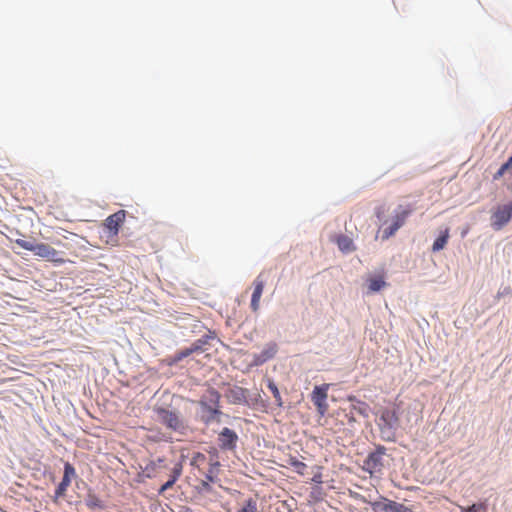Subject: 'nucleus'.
I'll use <instances>...</instances> for the list:
<instances>
[{"instance_id":"2f4dec72","label":"nucleus","mask_w":512,"mask_h":512,"mask_svg":"<svg viewBox=\"0 0 512 512\" xmlns=\"http://www.w3.org/2000/svg\"><path fill=\"white\" fill-rule=\"evenodd\" d=\"M208 401L213 405V407H219L220 408V399H221V394L215 389V388H210L208 390Z\"/></svg>"},{"instance_id":"20e7f679","label":"nucleus","mask_w":512,"mask_h":512,"mask_svg":"<svg viewBox=\"0 0 512 512\" xmlns=\"http://www.w3.org/2000/svg\"><path fill=\"white\" fill-rule=\"evenodd\" d=\"M400 417L396 409L382 408L379 415L378 426L382 434L396 430Z\"/></svg>"},{"instance_id":"58836bf2","label":"nucleus","mask_w":512,"mask_h":512,"mask_svg":"<svg viewBox=\"0 0 512 512\" xmlns=\"http://www.w3.org/2000/svg\"><path fill=\"white\" fill-rule=\"evenodd\" d=\"M353 412H350L349 414H346V418H347V421H348V424L353 427L354 424L357 422L356 421V418L353 416L352 414Z\"/></svg>"},{"instance_id":"4468645a","label":"nucleus","mask_w":512,"mask_h":512,"mask_svg":"<svg viewBox=\"0 0 512 512\" xmlns=\"http://www.w3.org/2000/svg\"><path fill=\"white\" fill-rule=\"evenodd\" d=\"M347 401L350 403L351 412L361 415L363 418H368L371 412V407L368 403L358 399L354 395H349Z\"/></svg>"},{"instance_id":"f03ea898","label":"nucleus","mask_w":512,"mask_h":512,"mask_svg":"<svg viewBox=\"0 0 512 512\" xmlns=\"http://www.w3.org/2000/svg\"><path fill=\"white\" fill-rule=\"evenodd\" d=\"M154 412L157 415V420L167 429L184 434L187 428L181 412L177 409H170L169 407L156 406Z\"/></svg>"},{"instance_id":"f8f14e48","label":"nucleus","mask_w":512,"mask_h":512,"mask_svg":"<svg viewBox=\"0 0 512 512\" xmlns=\"http://www.w3.org/2000/svg\"><path fill=\"white\" fill-rule=\"evenodd\" d=\"M249 390L240 386H233L228 389L226 397L231 404H242L247 403V394Z\"/></svg>"},{"instance_id":"f704fd0d","label":"nucleus","mask_w":512,"mask_h":512,"mask_svg":"<svg viewBox=\"0 0 512 512\" xmlns=\"http://www.w3.org/2000/svg\"><path fill=\"white\" fill-rule=\"evenodd\" d=\"M211 482H209L208 480H202L199 487H198V491L199 492H206V493H210L212 492L213 488L212 486L210 485Z\"/></svg>"},{"instance_id":"72a5a7b5","label":"nucleus","mask_w":512,"mask_h":512,"mask_svg":"<svg viewBox=\"0 0 512 512\" xmlns=\"http://www.w3.org/2000/svg\"><path fill=\"white\" fill-rule=\"evenodd\" d=\"M399 229L392 223L383 230V239H388L393 236Z\"/></svg>"},{"instance_id":"c85d7f7f","label":"nucleus","mask_w":512,"mask_h":512,"mask_svg":"<svg viewBox=\"0 0 512 512\" xmlns=\"http://www.w3.org/2000/svg\"><path fill=\"white\" fill-rule=\"evenodd\" d=\"M220 465V462L217 460L214 462H210V468L208 472L205 474V479L208 480L209 482L215 483L217 480L215 473L218 472Z\"/></svg>"},{"instance_id":"412c9836","label":"nucleus","mask_w":512,"mask_h":512,"mask_svg":"<svg viewBox=\"0 0 512 512\" xmlns=\"http://www.w3.org/2000/svg\"><path fill=\"white\" fill-rule=\"evenodd\" d=\"M190 355H192L191 351L189 350L188 347H185L183 349L176 351L173 355L167 357L166 363L168 366H176L179 362L189 357Z\"/></svg>"},{"instance_id":"473e14b6","label":"nucleus","mask_w":512,"mask_h":512,"mask_svg":"<svg viewBox=\"0 0 512 512\" xmlns=\"http://www.w3.org/2000/svg\"><path fill=\"white\" fill-rule=\"evenodd\" d=\"M237 512H257V503L253 498H248L243 507Z\"/></svg>"},{"instance_id":"ddd939ff","label":"nucleus","mask_w":512,"mask_h":512,"mask_svg":"<svg viewBox=\"0 0 512 512\" xmlns=\"http://www.w3.org/2000/svg\"><path fill=\"white\" fill-rule=\"evenodd\" d=\"M215 331H209L208 334L202 335L199 339L195 340L188 348L192 354L203 353L207 350V345H210V341L216 339Z\"/></svg>"},{"instance_id":"7c9ffc66","label":"nucleus","mask_w":512,"mask_h":512,"mask_svg":"<svg viewBox=\"0 0 512 512\" xmlns=\"http://www.w3.org/2000/svg\"><path fill=\"white\" fill-rule=\"evenodd\" d=\"M288 464L293 467L298 474L301 475L304 474V469L307 468V465L296 457H290Z\"/></svg>"},{"instance_id":"5701e85b","label":"nucleus","mask_w":512,"mask_h":512,"mask_svg":"<svg viewBox=\"0 0 512 512\" xmlns=\"http://www.w3.org/2000/svg\"><path fill=\"white\" fill-rule=\"evenodd\" d=\"M386 285L387 283L381 275H374L368 279V289L370 292L377 293Z\"/></svg>"},{"instance_id":"9d476101","label":"nucleus","mask_w":512,"mask_h":512,"mask_svg":"<svg viewBox=\"0 0 512 512\" xmlns=\"http://www.w3.org/2000/svg\"><path fill=\"white\" fill-rule=\"evenodd\" d=\"M126 217V211L125 210H119L111 215H109L105 219V228L107 229L109 235L116 236L119 233V230L122 226V224L125 221Z\"/></svg>"},{"instance_id":"2eb2a0df","label":"nucleus","mask_w":512,"mask_h":512,"mask_svg":"<svg viewBox=\"0 0 512 512\" xmlns=\"http://www.w3.org/2000/svg\"><path fill=\"white\" fill-rule=\"evenodd\" d=\"M182 470H183V464H182V461H179L171 469L169 479H167V481L165 483H163L160 486V488L158 489L159 495H163L165 493V491L171 489L174 486V484L177 482V480L181 476Z\"/></svg>"},{"instance_id":"9b49d317","label":"nucleus","mask_w":512,"mask_h":512,"mask_svg":"<svg viewBox=\"0 0 512 512\" xmlns=\"http://www.w3.org/2000/svg\"><path fill=\"white\" fill-rule=\"evenodd\" d=\"M383 467V458L373 452H369L363 461L362 469L370 475H373L375 472L381 471Z\"/></svg>"},{"instance_id":"c756f323","label":"nucleus","mask_w":512,"mask_h":512,"mask_svg":"<svg viewBox=\"0 0 512 512\" xmlns=\"http://www.w3.org/2000/svg\"><path fill=\"white\" fill-rule=\"evenodd\" d=\"M461 512H486L487 505L482 502L473 503L468 506H461Z\"/></svg>"},{"instance_id":"6e6552de","label":"nucleus","mask_w":512,"mask_h":512,"mask_svg":"<svg viewBox=\"0 0 512 512\" xmlns=\"http://www.w3.org/2000/svg\"><path fill=\"white\" fill-rule=\"evenodd\" d=\"M75 475L76 470L74 466L70 462H65L62 480L58 483L55 489L54 501L65 495L67 488L71 484L72 477H74Z\"/></svg>"},{"instance_id":"a211bd4d","label":"nucleus","mask_w":512,"mask_h":512,"mask_svg":"<svg viewBox=\"0 0 512 512\" xmlns=\"http://www.w3.org/2000/svg\"><path fill=\"white\" fill-rule=\"evenodd\" d=\"M265 283L261 279V275H259L254 281V289L251 295L250 307L256 312L259 309V303L261 296L263 294Z\"/></svg>"},{"instance_id":"7ed1b4c3","label":"nucleus","mask_w":512,"mask_h":512,"mask_svg":"<svg viewBox=\"0 0 512 512\" xmlns=\"http://www.w3.org/2000/svg\"><path fill=\"white\" fill-rule=\"evenodd\" d=\"M367 503L370 505L371 510L377 512H413L411 508L385 496H379L375 500L367 501Z\"/></svg>"},{"instance_id":"423d86ee","label":"nucleus","mask_w":512,"mask_h":512,"mask_svg":"<svg viewBox=\"0 0 512 512\" xmlns=\"http://www.w3.org/2000/svg\"><path fill=\"white\" fill-rule=\"evenodd\" d=\"M491 219V226L496 231L501 230L507 225L512 219V200L503 205H499L493 212Z\"/></svg>"},{"instance_id":"4be33fe9","label":"nucleus","mask_w":512,"mask_h":512,"mask_svg":"<svg viewBox=\"0 0 512 512\" xmlns=\"http://www.w3.org/2000/svg\"><path fill=\"white\" fill-rule=\"evenodd\" d=\"M449 240V229L446 228L443 231H440L438 236L435 238L432 244V251L439 252L445 248Z\"/></svg>"},{"instance_id":"393cba45","label":"nucleus","mask_w":512,"mask_h":512,"mask_svg":"<svg viewBox=\"0 0 512 512\" xmlns=\"http://www.w3.org/2000/svg\"><path fill=\"white\" fill-rule=\"evenodd\" d=\"M266 382H267V388L270 390V392L272 393L273 397L275 398L277 406L278 407H282L283 406V401H282L281 393L279 391V388H278L277 384L271 378H267Z\"/></svg>"},{"instance_id":"6ab92c4d","label":"nucleus","mask_w":512,"mask_h":512,"mask_svg":"<svg viewBox=\"0 0 512 512\" xmlns=\"http://www.w3.org/2000/svg\"><path fill=\"white\" fill-rule=\"evenodd\" d=\"M85 505L91 510H104L106 508V504L103 500L98 498L91 489L88 490V493L85 497Z\"/></svg>"},{"instance_id":"0eeeda50","label":"nucleus","mask_w":512,"mask_h":512,"mask_svg":"<svg viewBox=\"0 0 512 512\" xmlns=\"http://www.w3.org/2000/svg\"><path fill=\"white\" fill-rule=\"evenodd\" d=\"M239 440L238 434L228 427H224L218 433V442L221 450L224 451H233L237 447V442Z\"/></svg>"},{"instance_id":"c9c22d12","label":"nucleus","mask_w":512,"mask_h":512,"mask_svg":"<svg viewBox=\"0 0 512 512\" xmlns=\"http://www.w3.org/2000/svg\"><path fill=\"white\" fill-rule=\"evenodd\" d=\"M511 293H512V289L509 286L500 288L499 291L497 292L496 299H500L504 296L510 295Z\"/></svg>"},{"instance_id":"4c0bfd02","label":"nucleus","mask_w":512,"mask_h":512,"mask_svg":"<svg viewBox=\"0 0 512 512\" xmlns=\"http://www.w3.org/2000/svg\"><path fill=\"white\" fill-rule=\"evenodd\" d=\"M374 454L383 458L386 453V448L383 445H377L376 448L372 451Z\"/></svg>"},{"instance_id":"79ce46f5","label":"nucleus","mask_w":512,"mask_h":512,"mask_svg":"<svg viewBox=\"0 0 512 512\" xmlns=\"http://www.w3.org/2000/svg\"><path fill=\"white\" fill-rule=\"evenodd\" d=\"M210 454H211L213 457H216V458L218 457V451H217L215 448H213V449H212V451H210Z\"/></svg>"},{"instance_id":"1a4fd4ad","label":"nucleus","mask_w":512,"mask_h":512,"mask_svg":"<svg viewBox=\"0 0 512 512\" xmlns=\"http://www.w3.org/2000/svg\"><path fill=\"white\" fill-rule=\"evenodd\" d=\"M278 352V345L276 342H269L265 345L260 353L253 354L252 367H258L265 364L267 361L273 359Z\"/></svg>"},{"instance_id":"bb28decb","label":"nucleus","mask_w":512,"mask_h":512,"mask_svg":"<svg viewBox=\"0 0 512 512\" xmlns=\"http://www.w3.org/2000/svg\"><path fill=\"white\" fill-rule=\"evenodd\" d=\"M387 212L388 208L386 207L385 204L379 205L375 208L374 215L377 219V223L380 226H383L388 222Z\"/></svg>"},{"instance_id":"f3484780","label":"nucleus","mask_w":512,"mask_h":512,"mask_svg":"<svg viewBox=\"0 0 512 512\" xmlns=\"http://www.w3.org/2000/svg\"><path fill=\"white\" fill-rule=\"evenodd\" d=\"M167 468V465L165 464V458L164 457H158L155 460L149 461L145 467L142 469V475L145 478H154L156 476V472L160 469Z\"/></svg>"},{"instance_id":"37998d69","label":"nucleus","mask_w":512,"mask_h":512,"mask_svg":"<svg viewBox=\"0 0 512 512\" xmlns=\"http://www.w3.org/2000/svg\"><path fill=\"white\" fill-rule=\"evenodd\" d=\"M180 512H192V509L189 507H184V510H182Z\"/></svg>"},{"instance_id":"f257e3e1","label":"nucleus","mask_w":512,"mask_h":512,"mask_svg":"<svg viewBox=\"0 0 512 512\" xmlns=\"http://www.w3.org/2000/svg\"><path fill=\"white\" fill-rule=\"evenodd\" d=\"M14 243L20 248L32 252L34 256L51 261L54 263H64V258L60 257L61 252L54 249L49 244L38 242L35 238L30 237L29 239H15Z\"/></svg>"},{"instance_id":"a19ab883","label":"nucleus","mask_w":512,"mask_h":512,"mask_svg":"<svg viewBox=\"0 0 512 512\" xmlns=\"http://www.w3.org/2000/svg\"><path fill=\"white\" fill-rule=\"evenodd\" d=\"M394 431L395 430H392L391 432H387L385 434H383V438L386 440V441H394Z\"/></svg>"},{"instance_id":"dca6fc26","label":"nucleus","mask_w":512,"mask_h":512,"mask_svg":"<svg viewBox=\"0 0 512 512\" xmlns=\"http://www.w3.org/2000/svg\"><path fill=\"white\" fill-rule=\"evenodd\" d=\"M199 404H200L202 411L207 413L206 415L203 414L201 416V421L205 425H209L216 419V417L223 414V412L220 410L219 407H213V406L209 405L207 401L200 400Z\"/></svg>"},{"instance_id":"39448f33","label":"nucleus","mask_w":512,"mask_h":512,"mask_svg":"<svg viewBox=\"0 0 512 512\" xmlns=\"http://www.w3.org/2000/svg\"><path fill=\"white\" fill-rule=\"evenodd\" d=\"M328 389L329 384L324 383L316 385L310 394L311 401L315 405L316 410L321 417H323L328 411Z\"/></svg>"},{"instance_id":"e433bc0d","label":"nucleus","mask_w":512,"mask_h":512,"mask_svg":"<svg viewBox=\"0 0 512 512\" xmlns=\"http://www.w3.org/2000/svg\"><path fill=\"white\" fill-rule=\"evenodd\" d=\"M205 460H206V456H205L203 453H201V452H197V453H195V454H194V456L192 457V459H191V463H190V464H191L192 466H194V465H196V463H197L198 461H202V462H203V461H205Z\"/></svg>"},{"instance_id":"cd10ccee","label":"nucleus","mask_w":512,"mask_h":512,"mask_svg":"<svg viewBox=\"0 0 512 512\" xmlns=\"http://www.w3.org/2000/svg\"><path fill=\"white\" fill-rule=\"evenodd\" d=\"M247 403H245L246 406H249V407H252L254 409H258L259 407H264V402L262 400V397L260 395V393H254V394H250L248 392L247 394Z\"/></svg>"},{"instance_id":"c03bdc74","label":"nucleus","mask_w":512,"mask_h":512,"mask_svg":"<svg viewBox=\"0 0 512 512\" xmlns=\"http://www.w3.org/2000/svg\"><path fill=\"white\" fill-rule=\"evenodd\" d=\"M218 341L222 344V346L227 347V348L229 347V346L225 345V343L221 342L220 340H218Z\"/></svg>"},{"instance_id":"ea45409f","label":"nucleus","mask_w":512,"mask_h":512,"mask_svg":"<svg viewBox=\"0 0 512 512\" xmlns=\"http://www.w3.org/2000/svg\"><path fill=\"white\" fill-rule=\"evenodd\" d=\"M312 481L316 484H322L323 483V480H322V474L321 473H316L313 477H312Z\"/></svg>"},{"instance_id":"b1692460","label":"nucleus","mask_w":512,"mask_h":512,"mask_svg":"<svg viewBox=\"0 0 512 512\" xmlns=\"http://www.w3.org/2000/svg\"><path fill=\"white\" fill-rule=\"evenodd\" d=\"M398 208L401 209V211H396V214L392 220V224L396 225L397 228L400 229L404 225L407 217L411 214L412 209H410V208L402 209V206H399Z\"/></svg>"},{"instance_id":"a878e982","label":"nucleus","mask_w":512,"mask_h":512,"mask_svg":"<svg viewBox=\"0 0 512 512\" xmlns=\"http://www.w3.org/2000/svg\"><path fill=\"white\" fill-rule=\"evenodd\" d=\"M512 170V155L509 156L505 162H503L498 170L493 175V180H499L502 178L508 171Z\"/></svg>"},{"instance_id":"aec40b11","label":"nucleus","mask_w":512,"mask_h":512,"mask_svg":"<svg viewBox=\"0 0 512 512\" xmlns=\"http://www.w3.org/2000/svg\"><path fill=\"white\" fill-rule=\"evenodd\" d=\"M336 244L339 250L343 253H350L355 250L353 240L344 234H340L336 238Z\"/></svg>"}]
</instances>
